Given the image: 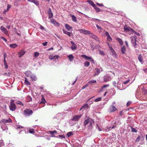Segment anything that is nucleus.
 <instances>
[{"instance_id":"1","label":"nucleus","mask_w":147,"mask_h":147,"mask_svg":"<svg viewBox=\"0 0 147 147\" xmlns=\"http://www.w3.org/2000/svg\"><path fill=\"white\" fill-rule=\"evenodd\" d=\"M94 121L92 119L89 118L84 121V125L85 126L87 124H88V129L91 130L93 128V125H94Z\"/></svg>"},{"instance_id":"2","label":"nucleus","mask_w":147,"mask_h":147,"mask_svg":"<svg viewBox=\"0 0 147 147\" xmlns=\"http://www.w3.org/2000/svg\"><path fill=\"white\" fill-rule=\"evenodd\" d=\"M124 29L126 32H129L130 34H132L134 32V30L132 29L126 25L124 26Z\"/></svg>"},{"instance_id":"3","label":"nucleus","mask_w":147,"mask_h":147,"mask_svg":"<svg viewBox=\"0 0 147 147\" xmlns=\"http://www.w3.org/2000/svg\"><path fill=\"white\" fill-rule=\"evenodd\" d=\"M24 113L26 116H29L33 113V111L32 110L26 109L24 110L23 111Z\"/></svg>"},{"instance_id":"4","label":"nucleus","mask_w":147,"mask_h":147,"mask_svg":"<svg viewBox=\"0 0 147 147\" xmlns=\"http://www.w3.org/2000/svg\"><path fill=\"white\" fill-rule=\"evenodd\" d=\"M9 107L10 110L12 111H14L16 109V107L14 103L13 100H11Z\"/></svg>"},{"instance_id":"5","label":"nucleus","mask_w":147,"mask_h":147,"mask_svg":"<svg viewBox=\"0 0 147 147\" xmlns=\"http://www.w3.org/2000/svg\"><path fill=\"white\" fill-rule=\"evenodd\" d=\"M80 33L85 35H87L90 34V31L84 29H80L78 30Z\"/></svg>"},{"instance_id":"6","label":"nucleus","mask_w":147,"mask_h":147,"mask_svg":"<svg viewBox=\"0 0 147 147\" xmlns=\"http://www.w3.org/2000/svg\"><path fill=\"white\" fill-rule=\"evenodd\" d=\"M81 56L83 58H84L86 60L91 61L93 63H94V60L91 57H88L84 55H82Z\"/></svg>"},{"instance_id":"7","label":"nucleus","mask_w":147,"mask_h":147,"mask_svg":"<svg viewBox=\"0 0 147 147\" xmlns=\"http://www.w3.org/2000/svg\"><path fill=\"white\" fill-rule=\"evenodd\" d=\"M0 29L2 32L6 35H8V31L7 30L6 28L3 26H1L0 27Z\"/></svg>"},{"instance_id":"8","label":"nucleus","mask_w":147,"mask_h":147,"mask_svg":"<svg viewBox=\"0 0 147 147\" xmlns=\"http://www.w3.org/2000/svg\"><path fill=\"white\" fill-rule=\"evenodd\" d=\"M110 112H113L117 110V108L114 105H111L109 109Z\"/></svg>"},{"instance_id":"9","label":"nucleus","mask_w":147,"mask_h":147,"mask_svg":"<svg viewBox=\"0 0 147 147\" xmlns=\"http://www.w3.org/2000/svg\"><path fill=\"white\" fill-rule=\"evenodd\" d=\"M81 115H76L73 117L72 120V121H77L78 120V119L81 117Z\"/></svg>"},{"instance_id":"10","label":"nucleus","mask_w":147,"mask_h":147,"mask_svg":"<svg viewBox=\"0 0 147 147\" xmlns=\"http://www.w3.org/2000/svg\"><path fill=\"white\" fill-rule=\"evenodd\" d=\"M25 53V51L21 49L20 51L18 53V55L19 57H21L23 56Z\"/></svg>"},{"instance_id":"11","label":"nucleus","mask_w":147,"mask_h":147,"mask_svg":"<svg viewBox=\"0 0 147 147\" xmlns=\"http://www.w3.org/2000/svg\"><path fill=\"white\" fill-rule=\"evenodd\" d=\"M12 120L10 118H9L8 119H3L1 121V122L2 123H7L12 122Z\"/></svg>"},{"instance_id":"12","label":"nucleus","mask_w":147,"mask_h":147,"mask_svg":"<svg viewBox=\"0 0 147 147\" xmlns=\"http://www.w3.org/2000/svg\"><path fill=\"white\" fill-rule=\"evenodd\" d=\"M89 34L90 35V36L91 38L94 39L96 40H98V39L97 37L95 34L92 33L90 31V34Z\"/></svg>"},{"instance_id":"13","label":"nucleus","mask_w":147,"mask_h":147,"mask_svg":"<svg viewBox=\"0 0 147 147\" xmlns=\"http://www.w3.org/2000/svg\"><path fill=\"white\" fill-rule=\"evenodd\" d=\"M71 42L72 45V46L71 47V49L72 50L76 49L77 48V46L76 44L72 41H71Z\"/></svg>"},{"instance_id":"14","label":"nucleus","mask_w":147,"mask_h":147,"mask_svg":"<svg viewBox=\"0 0 147 147\" xmlns=\"http://www.w3.org/2000/svg\"><path fill=\"white\" fill-rule=\"evenodd\" d=\"M59 57L58 55L55 56L50 55L49 58L51 60H55L57 59H58Z\"/></svg>"},{"instance_id":"15","label":"nucleus","mask_w":147,"mask_h":147,"mask_svg":"<svg viewBox=\"0 0 147 147\" xmlns=\"http://www.w3.org/2000/svg\"><path fill=\"white\" fill-rule=\"evenodd\" d=\"M111 80V78L110 76H105L104 78V81L105 82H107L110 81Z\"/></svg>"},{"instance_id":"16","label":"nucleus","mask_w":147,"mask_h":147,"mask_svg":"<svg viewBox=\"0 0 147 147\" xmlns=\"http://www.w3.org/2000/svg\"><path fill=\"white\" fill-rule=\"evenodd\" d=\"M63 31L64 34L67 35L69 37L71 36V35H72V34L71 32H67V31L64 30H63Z\"/></svg>"},{"instance_id":"17","label":"nucleus","mask_w":147,"mask_h":147,"mask_svg":"<svg viewBox=\"0 0 147 147\" xmlns=\"http://www.w3.org/2000/svg\"><path fill=\"white\" fill-rule=\"evenodd\" d=\"M126 51V48L125 46L122 47L121 49V51L123 54H125Z\"/></svg>"},{"instance_id":"18","label":"nucleus","mask_w":147,"mask_h":147,"mask_svg":"<svg viewBox=\"0 0 147 147\" xmlns=\"http://www.w3.org/2000/svg\"><path fill=\"white\" fill-rule=\"evenodd\" d=\"M25 74L28 77H30L32 76V73L30 71H28L25 72Z\"/></svg>"},{"instance_id":"19","label":"nucleus","mask_w":147,"mask_h":147,"mask_svg":"<svg viewBox=\"0 0 147 147\" xmlns=\"http://www.w3.org/2000/svg\"><path fill=\"white\" fill-rule=\"evenodd\" d=\"M89 106L88 105V104H86L85 105L82 106L81 107L80 109V111L81 110H82L83 109H88L89 108Z\"/></svg>"},{"instance_id":"20","label":"nucleus","mask_w":147,"mask_h":147,"mask_svg":"<svg viewBox=\"0 0 147 147\" xmlns=\"http://www.w3.org/2000/svg\"><path fill=\"white\" fill-rule=\"evenodd\" d=\"M49 132L50 133L52 137H55V136L54 135V134H57V131L55 130L53 131H49Z\"/></svg>"},{"instance_id":"21","label":"nucleus","mask_w":147,"mask_h":147,"mask_svg":"<svg viewBox=\"0 0 147 147\" xmlns=\"http://www.w3.org/2000/svg\"><path fill=\"white\" fill-rule=\"evenodd\" d=\"M117 87L118 88H122V89H125L126 88V86H123V84L122 85L120 84H118Z\"/></svg>"},{"instance_id":"22","label":"nucleus","mask_w":147,"mask_h":147,"mask_svg":"<svg viewBox=\"0 0 147 147\" xmlns=\"http://www.w3.org/2000/svg\"><path fill=\"white\" fill-rule=\"evenodd\" d=\"M116 40L119 42V44L121 45H123V41L121 39L119 38H116Z\"/></svg>"},{"instance_id":"23","label":"nucleus","mask_w":147,"mask_h":147,"mask_svg":"<svg viewBox=\"0 0 147 147\" xmlns=\"http://www.w3.org/2000/svg\"><path fill=\"white\" fill-rule=\"evenodd\" d=\"M111 52H112V55L114 56V57L116 58H117L118 55L116 54L115 51L114 50L112 51H111Z\"/></svg>"},{"instance_id":"24","label":"nucleus","mask_w":147,"mask_h":147,"mask_svg":"<svg viewBox=\"0 0 147 147\" xmlns=\"http://www.w3.org/2000/svg\"><path fill=\"white\" fill-rule=\"evenodd\" d=\"M67 57L69 58V61L71 62H72L74 59V57L72 55H69Z\"/></svg>"},{"instance_id":"25","label":"nucleus","mask_w":147,"mask_h":147,"mask_svg":"<svg viewBox=\"0 0 147 147\" xmlns=\"http://www.w3.org/2000/svg\"><path fill=\"white\" fill-rule=\"evenodd\" d=\"M42 98L41 99V101L40 102V104H42V103H44L45 104L46 102V101L45 100V98H44V96L43 95H42Z\"/></svg>"},{"instance_id":"26","label":"nucleus","mask_w":147,"mask_h":147,"mask_svg":"<svg viewBox=\"0 0 147 147\" xmlns=\"http://www.w3.org/2000/svg\"><path fill=\"white\" fill-rule=\"evenodd\" d=\"M9 46L11 48L14 49L17 47L18 46V45L15 44H10Z\"/></svg>"},{"instance_id":"27","label":"nucleus","mask_w":147,"mask_h":147,"mask_svg":"<svg viewBox=\"0 0 147 147\" xmlns=\"http://www.w3.org/2000/svg\"><path fill=\"white\" fill-rule=\"evenodd\" d=\"M87 1L93 7L95 6L96 5L92 1L90 0H88Z\"/></svg>"},{"instance_id":"28","label":"nucleus","mask_w":147,"mask_h":147,"mask_svg":"<svg viewBox=\"0 0 147 147\" xmlns=\"http://www.w3.org/2000/svg\"><path fill=\"white\" fill-rule=\"evenodd\" d=\"M25 80L24 82V84L26 85H30V84L29 82L28 81L27 78L26 77L25 78Z\"/></svg>"},{"instance_id":"29","label":"nucleus","mask_w":147,"mask_h":147,"mask_svg":"<svg viewBox=\"0 0 147 147\" xmlns=\"http://www.w3.org/2000/svg\"><path fill=\"white\" fill-rule=\"evenodd\" d=\"M95 70H96V73L94 75V76H95L96 75H98L100 72V69L98 68H95Z\"/></svg>"},{"instance_id":"30","label":"nucleus","mask_w":147,"mask_h":147,"mask_svg":"<svg viewBox=\"0 0 147 147\" xmlns=\"http://www.w3.org/2000/svg\"><path fill=\"white\" fill-rule=\"evenodd\" d=\"M94 8L96 12L97 13L101 11V9H100L99 8L97 7L96 5H95V6L94 7Z\"/></svg>"},{"instance_id":"31","label":"nucleus","mask_w":147,"mask_h":147,"mask_svg":"<svg viewBox=\"0 0 147 147\" xmlns=\"http://www.w3.org/2000/svg\"><path fill=\"white\" fill-rule=\"evenodd\" d=\"M71 15V18L72 21L75 22H76L77 20L76 19V17L74 15Z\"/></svg>"},{"instance_id":"32","label":"nucleus","mask_w":147,"mask_h":147,"mask_svg":"<svg viewBox=\"0 0 147 147\" xmlns=\"http://www.w3.org/2000/svg\"><path fill=\"white\" fill-rule=\"evenodd\" d=\"M65 28L68 31H69L72 28V27H71L69 26V25L68 24H66L65 25Z\"/></svg>"},{"instance_id":"33","label":"nucleus","mask_w":147,"mask_h":147,"mask_svg":"<svg viewBox=\"0 0 147 147\" xmlns=\"http://www.w3.org/2000/svg\"><path fill=\"white\" fill-rule=\"evenodd\" d=\"M138 59L140 62H142L143 61V59L141 55L140 54L138 55Z\"/></svg>"},{"instance_id":"34","label":"nucleus","mask_w":147,"mask_h":147,"mask_svg":"<svg viewBox=\"0 0 147 147\" xmlns=\"http://www.w3.org/2000/svg\"><path fill=\"white\" fill-rule=\"evenodd\" d=\"M84 65L85 67H88L90 65V63L87 61H86L84 63Z\"/></svg>"},{"instance_id":"35","label":"nucleus","mask_w":147,"mask_h":147,"mask_svg":"<svg viewBox=\"0 0 147 147\" xmlns=\"http://www.w3.org/2000/svg\"><path fill=\"white\" fill-rule=\"evenodd\" d=\"M28 131L30 133L32 134H34L35 133L34 130L33 129H29Z\"/></svg>"},{"instance_id":"36","label":"nucleus","mask_w":147,"mask_h":147,"mask_svg":"<svg viewBox=\"0 0 147 147\" xmlns=\"http://www.w3.org/2000/svg\"><path fill=\"white\" fill-rule=\"evenodd\" d=\"M30 78L33 81H36V78L35 76H32V75Z\"/></svg>"},{"instance_id":"37","label":"nucleus","mask_w":147,"mask_h":147,"mask_svg":"<svg viewBox=\"0 0 147 147\" xmlns=\"http://www.w3.org/2000/svg\"><path fill=\"white\" fill-rule=\"evenodd\" d=\"M26 99L28 102H30L32 101V97L29 96H28L26 97Z\"/></svg>"},{"instance_id":"38","label":"nucleus","mask_w":147,"mask_h":147,"mask_svg":"<svg viewBox=\"0 0 147 147\" xmlns=\"http://www.w3.org/2000/svg\"><path fill=\"white\" fill-rule=\"evenodd\" d=\"M51 22L53 23V24L55 25H57V24H59L57 22H56L53 20H51Z\"/></svg>"},{"instance_id":"39","label":"nucleus","mask_w":147,"mask_h":147,"mask_svg":"<svg viewBox=\"0 0 147 147\" xmlns=\"http://www.w3.org/2000/svg\"><path fill=\"white\" fill-rule=\"evenodd\" d=\"M131 131L133 132H135L136 133L137 131V130L134 128L133 127H131Z\"/></svg>"},{"instance_id":"40","label":"nucleus","mask_w":147,"mask_h":147,"mask_svg":"<svg viewBox=\"0 0 147 147\" xmlns=\"http://www.w3.org/2000/svg\"><path fill=\"white\" fill-rule=\"evenodd\" d=\"M4 65L5 66V67L6 69H7L8 68V66L7 65V63L6 62V60L3 61Z\"/></svg>"},{"instance_id":"41","label":"nucleus","mask_w":147,"mask_h":147,"mask_svg":"<svg viewBox=\"0 0 147 147\" xmlns=\"http://www.w3.org/2000/svg\"><path fill=\"white\" fill-rule=\"evenodd\" d=\"M4 145V143L3 140H0V147L3 146Z\"/></svg>"},{"instance_id":"42","label":"nucleus","mask_w":147,"mask_h":147,"mask_svg":"<svg viewBox=\"0 0 147 147\" xmlns=\"http://www.w3.org/2000/svg\"><path fill=\"white\" fill-rule=\"evenodd\" d=\"M98 50L99 51V54L100 55H101L104 56L105 55V53L103 51H101L100 49H99Z\"/></svg>"},{"instance_id":"43","label":"nucleus","mask_w":147,"mask_h":147,"mask_svg":"<svg viewBox=\"0 0 147 147\" xmlns=\"http://www.w3.org/2000/svg\"><path fill=\"white\" fill-rule=\"evenodd\" d=\"M131 43L132 45L134 46H135L136 45V40H133V39L132 40Z\"/></svg>"},{"instance_id":"44","label":"nucleus","mask_w":147,"mask_h":147,"mask_svg":"<svg viewBox=\"0 0 147 147\" xmlns=\"http://www.w3.org/2000/svg\"><path fill=\"white\" fill-rule=\"evenodd\" d=\"M33 3H34L36 5H38L39 4V2L36 0H34V1Z\"/></svg>"},{"instance_id":"45","label":"nucleus","mask_w":147,"mask_h":147,"mask_svg":"<svg viewBox=\"0 0 147 147\" xmlns=\"http://www.w3.org/2000/svg\"><path fill=\"white\" fill-rule=\"evenodd\" d=\"M101 99L102 98L101 97L97 98L94 101L96 102H98L99 101L101 100Z\"/></svg>"},{"instance_id":"46","label":"nucleus","mask_w":147,"mask_h":147,"mask_svg":"<svg viewBox=\"0 0 147 147\" xmlns=\"http://www.w3.org/2000/svg\"><path fill=\"white\" fill-rule=\"evenodd\" d=\"M73 132H68L67 133V135L68 137H69L70 136H71V135H73Z\"/></svg>"},{"instance_id":"47","label":"nucleus","mask_w":147,"mask_h":147,"mask_svg":"<svg viewBox=\"0 0 147 147\" xmlns=\"http://www.w3.org/2000/svg\"><path fill=\"white\" fill-rule=\"evenodd\" d=\"M107 39L108 41H111L112 40V39L111 38L110 36L107 37Z\"/></svg>"},{"instance_id":"48","label":"nucleus","mask_w":147,"mask_h":147,"mask_svg":"<svg viewBox=\"0 0 147 147\" xmlns=\"http://www.w3.org/2000/svg\"><path fill=\"white\" fill-rule=\"evenodd\" d=\"M16 104H17L22 105V106H24L23 104L20 101H17L16 102Z\"/></svg>"},{"instance_id":"49","label":"nucleus","mask_w":147,"mask_h":147,"mask_svg":"<svg viewBox=\"0 0 147 147\" xmlns=\"http://www.w3.org/2000/svg\"><path fill=\"white\" fill-rule=\"evenodd\" d=\"M96 80H92L91 81H90L89 82V83H96Z\"/></svg>"},{"instance_id":"50","label":"nucleus","mask_w":147,"mask_h":147,"mask_svg":"<svg viewBox=\"0 0 147 147\" xmlns=\"http://www.w3.org/2000/svg\"><path fill=\"white\" fill-rule=\"evenodd\" d=\"M129 82V80L128 79L126 81L124 82L122 84L123 85H124V86H125V84H127Z\"/></svg>"},{"instance_id":"51","label":"nucleus","mask_w":147,"mask_h":147,"mask_svg":"<svg viewBox=\"0 0 147 147\" xmlns=\"http://www.w3.org/2000/svg\"><path fill=\"white\" fill-rule=\"evenodd\" d=\"M94 48L96 49H100L101 47L99 45H96L95 47Z\"/></svg>"},{"instance_id":"52","label":"nucleus","mask_w":147,"mask_h":147,"mask_svg":"<svg viewBox=\"0 0 147 147\" xmlns=\"http://www.w3.org/2000/svg\"><path fill=\"white\" fill-rule=\"evenodd\" d=\"M39 55V53L38 52H36L35 53L34 56L35 57H37Z\"/></svg>"},{"instance_id":"53","label":"nucleus","mask_w":147,"mask_h":147,"mask_svg":"<svg viewBox=\"0 0 147 147\" xmlns=\"http://www.w3.org/2000/svg\"><path fill=\"white\" fill-rule=\"evenodd\" d=\"M140 136H138V137L136 139V142H139L140 140Z\"/></svg>"},{"instance_id":"54","label":"nucleus","mask_w":147,"mask_h":147,"mask_svg":"<svg viewBox=\"0 0 147 147\" xmlns=\"http://www.w3.org/2000/svg\"><path fill=\"white\" fill-rule=\"evenodd\" d=\"M143 92L144 94H147V90L146 89L144 90L143 91Z\"/></svg>"},{"instance_id":"55","label":"nucleus","mask_w":147,"mask_h":147,"mask_svg":"<svg viewBox=\"0 0 147 147\" xmlns=\"http://www.w3.org/2000/svg\"><path fill=\"white\" fill-rule=\"evenodd\" d=\"M11 6L10 4H8L7 5V11H9V9L11 8Z\"/></svg>"},{"instance_id":"56","label":"nucleus","mask_w":147,"mask_h":147,"mask_svg":"<svg viewBox=\"0 0 147 147\" xmlns=\"http://www.w3.org/2000/svg\"><path fill=\"white\" fill-rule=\"evenodd\" d=\"M49 13V17L50 18L52 17L53 14L51 12V13Z\"/></svg>"},{"instance_id":"57","label":"nucleus","mask_w":147,"mask_h":147,"mask_svg":"<svg viewBox=\"0 0 147 147\" xmlns=\"http://www.w3.org/2000/svg\"><path fill=\"white\" fill-rule=\"evenodd\" d=\"M1 38L2 40H3L5 41V42H7V40L4 37L1 36L0 37Z\"/></svg>"},{"instance_id":"58","label":"nucleus","mask_w":147,"mask_h":147,"mask_svg":"<svg viewBox=\"0 0 147 147\" xmlns=\"http://www.w3.org/2000/svg\"><path fill=\"white\" fill-rule=\"evenodd\" d=\"M131 102L130 101H128L127 102V107H128L131 104Z\"/></svg>"},{"instance_id":"59","label":"nucleus","mask_w":147,"mask_h":147,"mask_svg":"<svg viewBox=\"0 0 147 147\" xmlns=\"http://www.w3.org/2000/svg\"><path fill=\"white\" fill-rule=\"evenodd\" d=\"M137 38V37L136 36H135V35L134 36L132 37V40L133 39V40H136V39Z\"/></svg>"},{"instance_id":"60","label":"nucleus","mask_w":147,"mask_h":147,"mask_svg":"<svg viewBox=\"0 0 147 147\" xmlns=\"http://www.w3.org/2000/svg\"><path fill=\"white\" fill-rule=\"evenodd\" d=\"M96 26L97 28H98V29H99V30H102V28L101 27L99 26L98 25H96Z\"/></svg>"},{"instance_id":"61","label":"nucleus","mask_w":147,"mask_h":147,"mask_svg":"<svg viewBox=\"0 0 147 147\" xmlns=\"http://www.w3.org/2000/svg\"><path fill=\"white\" fill-rule=\"evenodd\" d=\"M96 4L100 6H104V5L102 3H97Z\"/></svg>"},{"instance_id":"62","label":"nucleus","mask_w":147,"mask_h":147,"mask_svg":"<svg viewBox=\"0 0 147 147\" xmlns=\"http://www.w3.org/2000/svg\"><path fill=\"white\" fill-rule=\"evenodd\" d=\"M7 54L5 53H4L3 57H4V60H6L5 58L7 57Z\"/></svg>"},{"instance_id":"63","label":"nucleus","mask_w":147,"mask_h":147,"mask_svg":"<svg viewBox=\"0 0 147 147\" xmlns=\"http://www.w3.org/2000/svg\"><path fill=\"white\" fill-rule=\"evenodd\" d=\"M48 43V42H43L42 43V44L43 46H46Z\"/></svg>"},{"instance_id":"64","label":"nucleus","mask_w":147,"mask_h":147,"mask_svg":"<svg viewBox=\"0 0 147 147\" xmlns=\"http://www.w3.org/2000/svg\"><path fill=\"white\" fill-rule=\"evenodd\" d=\"M105 35L107 36H110V35L109 33L107 32V31H106L105 32Z\"/></svg>"}]
</instances>
